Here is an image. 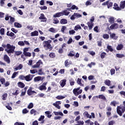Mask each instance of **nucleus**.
I'll return each instance as SVG.
<instances>
[{"mask_svg": "<svg viewBox=\"0 0 125 125\" xmlns=\"http://www.w3.org/2000/svg\"><path fill=\"white\" fill-rule=\"evenodd\" d=\"M1 46L4 48L6 47V49H5V51L8 53L9 56L11 55V53H14L15 52V46L13 45H11L9 43L7 44V45L2 44Z\"/></svg>", "mask_w": 125, "mask_h": 125, "instance_id": "obj_1", "label": "nucleus"}, {"mask_svg": "<svg viewBox=\"0 0 125 125\" xmlns=\"http://www.w3.org/2000/svg\"><path fill=\"white\" fill-rule=\"evenodd\" d=\"M125 112V101L123 102V106H118L117 107V113L122 117L123 116V114H124Z\"/></svg>", "mask_w": 125, "mask_h": 125, "instance_id": "obj_2", "label": "nucleus"}, {"mask_svg": "<svg viewBox=\"0 0 125 125\" xmlns=\"http://www.w3.org/2000/svg\"><path fill=\"white\" fill-rule=\"evenodd\" d=\"M94 16H92L90 20V21L86 23L89 30H91L92 28H93V26H94V23H93V22H94Z\"/></svg>", "mask_w": 125, "mask_h": 125, "instance_id": "obj_3", "label": "nucleus"}, {"mask_svg": "<svg viewBox=\"0 0 125 125\" xmlns=\"http://www.w3.org/2000/svg\"><path fill=\"white\" fill-rule=\"evenodd\" d=\"M73 92L74 94L75 95V96H77L79 94H81L82 92H83V90L81 89V87H79L77 88H74L73 90Z\"/></svg>", "mask_w": 125, "mask_h": 125, "instance_id": "obj_4", "label": "nucleus"}, {"mask_svg": "<svg viewBox=\"0 0 125 125\" xmlns=\"http://www.w3.org/2000/svg\"><path fill=\"white\" fill-rule=\"evenodd\" d=\"M43 47L44 48H47V49H50V50H52V47L50 43H48V42L44 41L43 42Z\"/></svg>", "mask_w": 125, "mask_h": 125, "instance_id": "obj_5", "label": "nucleus"}, {"mask_svg": "<svg viewBox=\"0 0 125 125\" xmlns=\"http://www.w3.org/2000/svg\"><path fill=\"white\" fill-rule=\"evenodd\" d=\"M43 63L42 62V60H40L38 61L37 62H36V64H34L32 66L33 68H40V66L41 65H42Z\"/></svg>", "mask_w": 125, "mask_h": 125, "instance_id": "obj_6", "label": "nucleus"}, {"mask_svg": "<svg viewBox=\"0 0 125 125\" xmlns=\"http://www.w3.org/2000/svg\"><path fill=\"white\" fill-rule=\"evenodd\" d=\"M39 19L41 20V22H46L47 19L44 16V14H41V16L39 17Z\"/></svg>", "mask_w": 125, "mask_h": 125, "instance_id": "obj_7", "label": "nucleus"}, {"mask_svg": "<svg viewBox=\"0 0 125 125\" xmlns=\"http://www.w3.org/2000/svg\"><path fill=\"white\" fill-rule=\"evenodd\" d=\"M32 89H33V88L32 87H30L27 91V93L29 96H31V95H33L34 93H36V94H37V92L35 91H32Z\"/></svg>", "mask_w": 125, "mask_h": 125, "instance_id": "obj_8", "label": "nucleus"}, {"mask_svg": "<svg viewBox=\"0 0 125 125\" xmlns=\"http://www.w3.org/2000/svg\"><path fill=\"white\" fill-rule=\"evenodd\" d=\"M33 77H34L33 75L29 74L25 76V80L26 82H30V81H32V80H33Z\"/></svg>", "mask_w": 125, "mask_h": 125, "instance_id": "obj_9", "label": "nucleus"}, {"mask_svg": "<svg viewBox=\"0 0 125 125\" xmlns=\"http://www.w3.org/2000/svg\"><path fill=\"white\" fill-rule=\"evenodd\" d=\"M44 78L42 77V76H37L34 78V82L37 83V82H40V81H43Z\"/></svg>", "mask_w": 125, "mask_h": 125, "instance_id": "obj_10", "label": "nucleus"}, {"mask_svg": "<svg viewBox=\"0 0 125 125\" xmlns=\"http://www.w3.org/2000/svg\"><path fill=\"white\" fill-rule=\"evenodd\" d=\"M119 28V24L118 23H114L110 26V29L111 30H116Z\"/></svg>", "mask_w": 125, "mask_h": 125, "instance_id": "obj_11", "label": "nucleus"}, {"mask_svg": "<svg viewBox=\"0 0 125 125\" xmlns=\"http://www.w3.org/2000/svg\"><path fill=\"white\" fill-rule=\"evenodd\" d=\"M106 52H109V51H110V52H113L114 51V49H113V47H112V46L108 45L107 46V49H105Z\"/></svg>", "mask_w": 125, "mask_h": 125, "instance_id": "obj_12", "label": "nucleus"}, {"mask_svg": "<svg viewBox=\"0 0 125 125\" xmlns=\"http://www.w3.org/2000/svg\"><path fill=\"white\" fill-rule=\"evenodd\" d=\"M4 61H5V62H7L8 64L10 63V59H9V57H8L7 55H4Z\"/></svg>", "mask_w": 125, "mask_h": 125, "instance_id": "obj_13", "label": "nucleus"}, {"mask_svg": "<svg viewBox=\"0 0 125 125\" xmlns=\"http://www.w3.org/2000/svg\"><path fill=\"white\" fill-rule=\"evenodd\" d=\"M27 89L28 87L26 86L21 90L22 92L20 95L21 97L24 96L25 94H26V92L27 91Z\"/></svg>", "mask_w": 125, "mask_h": 125, "instance_id": "obj_14", "label": "nucleus"}, {"mask_svg": "<svg viewBox=\"0 0 125 125\" xmlns=\"http://www.w3.org/2000/svg\"><path fill=\"white\" fill-rule=\"evenodd\" d=\"M66 82H67V81L65 79H63L61 81L60 83L62 87H64V86H65L66 85Z\"/></svg>", "mask_w": 125, "mask_h": 125, "instance_id": "obj_15", "label": "nucleus"}, {"mask_svg": "<svg viewBox=\"0 0 125 125\" xmlns=\"http://www.w3.org/2000/svg\"><path fill=\"white\" fill-rule=\"evenodd\" d=\"M120 7L121 8V10H122V9H124L125 8V0L121 1L120 2Z\"/></svg>", "mask_w": 125, "mask_h": 125, "instance_id": "obj_16", "label": "nucleus"}, {"mask_svg": "<svg viewBox=\"0 0 125 125\" xmlns=\"http://www.w3.org/2000/svg\"><path fill=\"white\" fill-rule=\"evenodd\" d=\"M61 16H63V13L61 12L56 13L55 15H53V17H55V18L60 17Z\"/></svg>", "mask_w": 125, "mask_h": 125, "instance_id": "obj_17", "label": "nucleus"}, {"mask_svg": "<svg viewBox=\"0 0 125 125\" xmlns=\"http://www.w3.org/2000/svg\"><path fill=\"white\" fill-rule=\"evenodd\" d=\"M18 86L20 87V88H24L25 87V84L21 82H19L18 83Z\"/></svg>", "mask_w": 125, "mask_h": 125, "instance_id": "obj_18", "label": "nucleus"}, {"mask_svg": "<svg viewBox=\"0 0 125 125\" xmlns=\"http://www.w3.org/2000/svg\"><path fill=\"white\" fill-rule=\"evenodd\" d=\"M31 37H35V36H39V32H38V31H37V30H35L31 33Z\"/></svg>", "mask_w": 125, "mask_h": 125, "instance_id": "obj_19", "label": "nucleus"}, {"mask_svg": "<svg viewBox=\"0 0 125 125\" xmlns=\"http://www.w3.org/2000/svg\"><path fill=\"white\" fill-rule=\"evenodd\" d=\"M44 116L41 115L39 119H38L39 122H41V124H43L44 123Z\"/></svg>", "mask_w": 125, "mask_h": 125, "instance_id": "obj_20", "label": "nucleus"}, {"mask_svg": "<svg viewBox=\"0 0 125 125\" xmlns=\"http://www.w3.org/2000/svg\"><path fill=\"white\" fill-rule=\"evenodd\" d=\"M124 48V45L123 44H119L116 47L117 50H122Z\"/></svg>", "mask_w": 125, "mask_h": 125, "instance_id": "obj_21", "label": "nucleus"}, {"mask_svg": "<svg viewBox=\"0 0 125 125\" xmlns=\"http://www.w3.org/2000/svg\"><path fill=\"white\" fill-rule=\"evenodd\" d=\"M82 80L83 79H80V78H78V79H77V83L78 84H79V85H80V86H83V83H82Z\"/></svg>", "mask_w": 125, "mask_h": 125, "instance_id": "obj_22", "label": "nucleus"}, {"mask_svg": "<svg viewBox=\"0 0 125 125\" xmlns=\"http://www.w3.org/2000/svg\"><path fill=\"white\" fill-rule=\"evenodd\" d=\"M114 9L115 10L119 11L121 10V8L118 5V4L115 3L114 4V7H113Z\"/></svg>", "mask_w": 125, "mask_h": 125, "instance_id": "obj_23", "label": "nucleus"}, {"mask_svg": "<svg viewBox=\"0 0 125 125\" xmlns=\"http://www.w3.org/2000/svg\"><path fill=\"white\" fill-rule=\"evenodd\" d=\"M60 23L62 24H65L68 23V21H67V20L65 19H62L61 20Z\"/></svg>", "mask_w": 125, "mask_h": 125, "instance_id": "obj_24", "label": "nucleus"}, {"mask_svg": "<svg viewBox=\"0 0 125 125\" xmlns=\"http://www.w3.org/2000/svg\"><path fill=\"white\" fill-rule=\"evenodd\" d=\"M104 84L105 85H107V86H111V81H110L109 80H105Z\"/></svg>", "mask_w": 125, "mask_h": 125, "instance_id": "obj_25", "label": "nucleus"}, {"mask_svg": "<svg viewBox=\"0 0 125 125\" xmlns=\"http://www.w3.org/2000/svg\"><path fill=\"white\" fill-rule=\"evenodd\" d=\"M54 114L55 116H64L62 112L54 111Z\"/></svg>", "mask_w": 125, "mask_h": 125, "instance_id": "obj_26", "label": "nucleus"}, {"mask_svg": "<svg viewBox=\"0 0 125 125\" xmlns=\"http://www.w3.org/2000/svg\"><path fill=\"white\" fill-rule=\"evenodd\" d=\"M110 37L111 39H113V40H117L118 39V37L116 36V34L115 33H110Z\"/></svg>", "mask_w": 125, "mask_h": 125, "instance_id": "obj_27", "label": "nucleus"}, {"mask_svg": "<svg viewBox=\"0 0 125 125\" xmlns=\"http://www.w3.org/2000/svg\"><path fill=\"white\" fill-rule=\"evenodd\" d=\"M108 22L109 23H110V24H113L114 22H115V19H114V17H112L108 19Z\"/></svg>", "mask_w": 125, "mask_h": 125, "instance_id": "obj_28", "label": "nucleus"}, {"mask_svg": "<svg viewBox=\"0 0 125 125\" xmlns=\"http://www.w3.org/2000/svg\"><path fill=\"white\" fill-rule=\"evenodd\" d=\"M23 54L25 56V57H31V56H32V54L29 52L23 53Z\"/></svg>", "mask_w": 125, "mask_h": 125, "instance_id": "obj_29", "label": "nucleus"}, {"mask_svg": "<svg viewBox=\"0 0 125 125\" xmlns=\"http://www.w3.org/2000/svg\"><path fill=\"white\" fill-rule=\"evenodd\" d=\"M7 36L8 37H14L15 36V34L13 33V32H11L9 31H7L6 33Z\"/></svg>", "mask_w": 125, "mask_h": 125, "instance_id": "obj_30", "label": "nucleus"}, {"mask_svg": "<svg viewBox=\"0 0 125 125\" xmlns=\"http://www.w3.org/2000/svg\"><path fill=\"white\" fill-rule=\"evenodd\" d=\"M14 26L16 28H21L22 27V25H21V24H20L18 22H15L14 23Z\"/></svg>", "mask_w": 125, "mask_h": 125, "instance_id": "obj_31", "label": "nucleus"}, {"mask_svg": "<svg viewBox=\"0 0 125 125\" xmlns=\"http://www.w3.org/2000/svg\"><path fill=\"white\" fill-rule=\"evenodd\" d=\"M107 8H110V7L113 6V2H110V0H107Z\"/></svg>", "mask_w": 125, "mask_h": 125, "instance_id": "obj_32", "label": "nucleus"}, {"mask_svg": "<svg viewBox=\"0 0 125 125\" xmlns=\"http://www.w3.org/2000/svg\"><path fill=\"white\" fill-rule=\"evenodd\" d=\"M40 90L42 91V90H46V86L44 85H40L39 87Z\"/></svg>", "mask_w": 125, "mask_h": 125, "instance_id": "obj_33", "label": "nucleus"}, {"mask_svg": "<svg viewBox=\"0 0 125 125\" xmlns=\"http://www.w3.org/2000/svg\"><path fill=\"white\" fill-rule=\"evenodd\" d=\"M116 56L117 57V58H123L125 57V55L122 54H116Z\"/></svg>", "mask_w": 125, "mask_h": 125, "instance_id": "obj_34", "label": "nucleus"}, {"mask_svg": "<svg viewBox=\"0 0 125 125\" xmlns=\"http://www.w3.org/2000/svg\"><path fill=\"white\" fill-rule=\"evenodd\" d=\"M49 56L50 58H55L56 55H55V53L51 52L49 54Z\"/></svg>", "mask_w": 125, "mask_h": 125, "instance_id": "obj_35", "label": "nucleus"}, {"mask_svg": "<svg viewBox=\"0 0 125 125\" xmlns=\"http://www.w3.org/2000/svg\"><path fill=\"white\" fill-rule=\"evenodd\" d=\"M70 14V12H67V10H64L62 12V16L63 15H65V16H68Z\"/></svg>", "mask_w": 125, "mask_h": 125, "instance_id": "obj_36", "label": "nucleus"}, {"mask_svg": "<svg viewBox=\"0 0 125 125\" xmlns=\"http://www.w3.org/2000/svg\"><path fill=\"white\" fill-rule=\"evenodd\" d=\"M53 106H55V107H56V108H57V109H60L61 108L60 105H59L57 103H56V102H55V103H53Z\"/></svg>", "mask_w": 125, "mask_h": 125, "instance_id": "obj_37", "label": "nucleus"}, {"mask_svg": "<svg viewBox=\"0 0 125 125\" xmlns=\"http://www.w3.org/2000/svg\"><path fill=\"white\" fill-rule=\"evenodd\" d=\"M98 98L99 99H102L103 100H106V97H105V96L103 95H99V96H98Z\"/></svg>", "mask_w": 125, "mask_h": 125, "instance_id": "obj_38", "label": "nucleus"}, {"mask_svg": "<svg viewBox=\"0 0 125 125\" xmlns=\"http://www.w3.org/2000/svg\"><path fill=\"white\" fill-rule=\"evenodd\" d=\"M20 93V92L19 91V90H16L15 92L12 93V95H14L15 96H17L18 94Z\"/></svg>", "mask_w": 125, "mask_h": 125, "instance_id": "obj_39", "label": "nucleus"}, {"mask_svg": "<svg viewBox=\"0 0 125 125\" xmlns=\"http://www.w3.org/2000/svg\"><path fill=\"white\" fill-rule=\"evenodd\" d=\"M9 18H10V21L11 23H12L15 22V19L14 18L11 17V16H9Z\"/></svg>", "mask_w": 125, "mask_h": 125, "instance_id": "obj_40", "label": "nucleus"}, {"mask_svg": "<svg viewBox=\"0 0 125 125\" xmlns=\"http://www.w3.org/2000/svg\"><path fill=\"white\" fill-rule=\"evenodd\" d=\"M106 53L103 52L101 54V58H102V59H104V58H105V56H106Z\"/></svg>", "mask_w": 125, "mask_h": 125, "instance_id": "obj_41", "label": "nucleus"}, {"mask_svg": "<svg viewBox=\"0 0 125 125\" xmlns=\"http://www.w3.org/2000/svg\"><path fill=\"white\" fill-rule=\"evenodd\" d=\"M71 10H74L75 9H76V10H78V9H79V8H78V7L75 5H72L71 7Z\"/></svg>", "mask_w": 125, "mask_h": 125, "instance_id": "obj_42", "label": "nucleus"}, {"mask_svg": "<svg viewBox=\"0 0 125 125\" xmlns=\"http://www.w3.org/2000/svg\"><path fill=\"white\" fill-rule=\"evenodd\" d=\"M15 54L17 56H19V55H21V54H22V52L20 51H15Z\"/></svg>", "mask_w": 125, "mask_h": 125, "instance_id": "obj_43", "label": "nucleus"}, {"mask_svg": "<svg viewBox=\"0 0 125 125\" xmlns=\"http://www.w3.org/2000/svg\"><path fill=\"white\" fill-rule=\"evenodd\" d=\"M68 61H69V60H66L65 61L64 65L65 67H69V65H70V63H69Z\"/></svg>", "mask_w": 125, "mask_h": 125, "instance_id": "obj_44", "label": "nucleus"}, {"mask_svg": "<svg viewBox=\"0 0 125 125\" xmlns=\"http://www.w3.org/2000/svg\"><path fill=\"white\" fill-rule=\"evenodd\" d=\"M18 43L19 45H21V46H24V45H25V43L23 42V41H20Z\"/></svg>", "mask_w": 125, "mask_h": 125, "instance_id": "obj_45", "label": "nucleus"}, {"mask_svg": "<svg viewBox=\"0 0 125 125\" xmlns=\"http://www.w3.org/2000/svg\"><path fill=\"white\" fill-rule=\"evenodd\" d=\"M34 107V104H33V103H30L29 105L27 106V108L28 109H32Z\"/></svg>", "mask_w": 125, "mask_h": 125, "instance_id": "obj_46", "label": "nucleus"}, {"mask_svg": "<svg viewBox=\"0 0 125 125\" xmlns=\"http://www.w3.org/2000/svg\"><path fill=\"white\" fill-rule=\"evenodd\" d=\"M74 15H75L77 18H80L82 17V15L78 13H74Z\"/></svg>", "mask_w": 125, "mask_h": 125, "instance_id": "obj_47", "label": "nucleus"}, {"mask_svg": "<svg viewBox=\"0 0 125 125\" xmlns=\"http://www.w3.org/2000/svg\"><path fill=\"white\" fill-rule=\"evenodd\" d=\"M64 98H65V96H58L56 97V99H58V100H61V99H64Z\"/></svg>", "mask_w": 125, "mask_h": 125, "instance_id": "obj_48", "label": "nucleus"}, {"mask_svg": "<svg viewBox=\"0 0 125 125\" xmlns=\"http://www.w3.org/2000/svg\"><path fill=\"white\" fill-rule=\"evenodd\" d=\"M19 79L21 80L22 81H24L25 80V76H24L23 75H21L19 77Z\"/></svg>", "mask_w": 125, "mask_h": 125, "instance_id": "obj_49", "label": "nucleus"}, {"mask_svg": "<svg viewBox=\"0 0 125 125\" xmlns=\"http://www.w3.org/2000/svg\"><path fill=\"white\" fill-rule=\"evenodd\" d=\"M30 72L31 74H36V73H38V70L37 69H32L30 70Z\"/></svg>", "mask_w": 125, "mask_h": 125, "instance_id": "obj_50", "label": "nucleus"}, {"mask_svg": "<svg viewBox=\"0 0 125 125\" xmlns=\"http://www.w3.org/2000/svg\"><path fill=\"white\" fill-rule=\"evenodd\" d=\"M103 38L104 39H106V40H108V39H109V35L107 34H104L103 35Z\"/></svg>", "mask_w": 125, "mask_h": 125, "instance_id": "obj_51", "label": "nucleus"}, {"mask_svg": "<svg viewBox=\"0 0 125 125\" xmlns=\"http://www.w3.org/2000/svg\"><path fill=\"white\" fill-rule=\"evenodd\" d=\"M64 52V50H63V48L61 47L59 49L58 53L60 54H62Z\"/></svg>", "mask_w": 125, "mask_h": 125, "instance_id": "obj_52", "label": "nucleus"}, {"mask_svg": "<svg viewBox=\"0 0 125 125\" xmlns=\"http://www.w3.org/2000/svg\"><path fill=\"white\" fill-rule=\"evenodd\" d=\"M40 8L41 10H46L47 9V7L46 6H40Z\"/></svg>", "mask_w": 125, "mask_h": 125, "instance_id": "obj_53", "label": "nucleus"}, {"mask_svg": "<svg viewBox=\"0 0 125 125\" xmlns=\"http://www.w3.org/2000/svg\"><path fill=\"white\" fill-rule=\"evenodd\" d=\"M17 74H18V72H14L13 74H12L11 78L12 79H14L16 77V75H17Z\"/></svg>", "mask_w": 125, "mask_h": 125, "instance_id": "obj_54", "label": "nucleus"}, {"mask_svg": "<svg viewBox=\"0 0 125 125\" xmlns=\"http://www.w3.org/2000/svg\"><path fill=\"white\" fill-rule=\"evenodd\" d=\"M29 49H30V47H25V48H23V53H25L26 52H27V51H29Z\"/></svg>", "mask_w": 125, "mask_h": 125, "instance_id": "obj_55", "label": "nucleus"}, {"mask_svg": "<svg viewBox=\"0 0 125 125\" xmlns=\"http://www.w3.org/2000/svg\"><path fill=\"white\" fill-rule=\"evenodd\" d=\"M27 29L30 30H33L34 29V27H33L32 25H27L26 27Z\"/></svg>", "mask_w": 125, "mask_h": 125, "instance_id": "obj_56", "label": "nucleus"}, {"mask_svg": "<svg viewBox=\"0 0 125 125\" xmlns=\"http://www.w3.org/2000/svg\"><path fill=\"white\" fill-rule=\"evenodd\" d=\"M94 32H96V33H99V29H98V26H96L94 28Z\"/></svg>", "mask_w": 125, "mask_h": 125, "instance_id": "obj_57", "label": "nucleus"}, {"mask_svg": "<svg viewBox=\"0 0 125 125\" xmlns=\"http://www.w3.org/2000/svg\"><path fill=\"white\" fill-rule=\"evenodd\" d=\"M0 35H4V28H2L0 29Z\"/></svg>", "mask_w": 125, "mask_h": 125, "instance_id": "obj_58", "label": "nucleus"}, {"mask_svg": "<svg viewBox=\"0 0 125 125\" xmlns=\"http://www.w3.org/2000/svg\"><path fill=\"white\" fill-rule=\"evenodd\" d=\"M22 114H27L29 113V110H27V108H24L22 110Z\"/></svg>", "mask_w": 125, "mask_h": 125, "instance_id": "obj_59", "label": "nucleus"}, {"mask_svg": "<svg viewBox=\"0 0 125 125\" xmlns=\"http://www.w3.org/2000/svg\"><path fill=\"white\" fill-rule=\"evenodd\" d=\"M7 97V93H5L2 95V100H6V98Z\"/></svg>", "mask_w": 125, "mask_h": 125, "instance_id": "obj_60", "label": "nucleus"}, {"mask_svg": "<svg viewBox=\"0 0 125 125\" xmlns=\"http://www.w3.org/2000/svg\"><path fill=\"white\" fill-rule=\"evenodd\" d=\"M115 72H116V70H115V69L112 68L110 70V74H111V75H113L115 74Z\"/></svg>", "mask_w": 125, "mask_h": 125, "instance_id": "obj_61", "label": "nucleus"}, {"mask_svg": "<svg viewBox=\"0 0 125 125\" xmlns=\"http://www.w3.org/2000/svg\"><path fill=\"white\" fill-rule=\"evenodd\" d=\"M49 31L51 32V33H55V32H56V30L54 29V28L53 27L50 28Z\"/></svg>", "mask_w": 125, "mask_h": 125, "instance_id": "obj_62", "label": "nucleus"}, {"mask_svg": "<svg viewBox=\"0 0 125 125\" xmlns=\"http://www.w3.org/2000/svg\"><path fill=\"white\" fill-rule=\"evenodd\" d=\"M43 72H42V69H40L38 71V75H43Z\"/></svg>", "mask_w": 125, "mask_h": 125, "instance_id": "obj_63", "label": "nucleus"}, {"mask_svg": "<svg viewBox=\"0 0 125 125\" xmlns=\"http://www.w3.org/2000/svg\"><path fill=\"white\" fill-rule=\"evenodd\" d=\"M98 99V96H94L92 98V101L94 102H95V101H96V100H97Z\"/></svg>", "mask_w": 125, "mask_h": 125, "instance_id": "obj_64", "label": "nucleus"}]
</instances>
